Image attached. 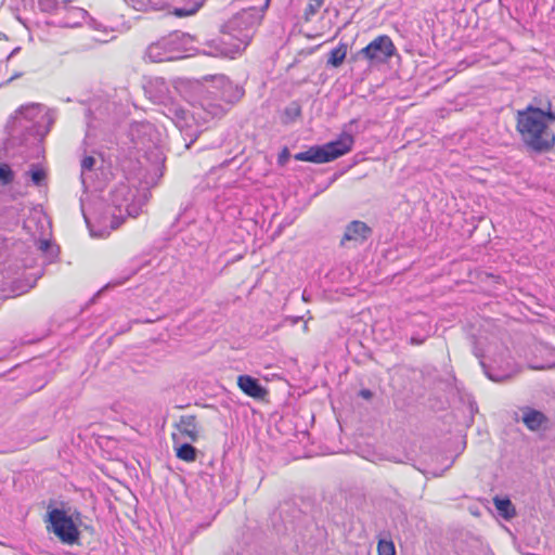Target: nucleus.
<instances>
[{
  "instance_id": "5701e85b",
  "label": "nucleus",
  "mask_w": 555,
  "mask_h": 555,
  "mask_svg": "<svg viewBox=\"0 0 555 555\" xmlns=\"http://www.w3.org/2000/svg\"><path fill=\"white\" fill-rule=\"evenodd\" d=\"M197 450L191 443H182L176 447V455L185 462H194L196 460Z\"/></svg>"
},
{
  "instance_id": "0eeeda50",
  "label": "nucleus",
  "mask_w": 555,
  "mask_h": 555,
  "mask_svg": "<svg viewBox=\"0 0 555 555\" xmlns=\"http://www.w3.org/2000/svg\"><path fill=\"white\" fill-rule=\"evenodd\" d=\"M190 41V36L181 31H172L152 42L145 51V59L150 62H167L180 57Z\"/></svg>"
},
{
  "instance_id": "72a5a7b5",
  "label": "nucleus",
  "mask_w": 555,
  "mask_h": 555,
  "mask_svg": "<svg viewBox=\"0 0 555 555\" xmlns=\"http://www.w3.org/2000/svg\"><path fill=\"white\" fill-rule=\"evenodd\" d=\"M288 156L289 154L287 149H284L283 152L279 155V164L283 165L287 160Z\"/></svg>"
},
{
  "instance_id": "4468645a",
  "label": "nucleus",
  "mask_w": 555,
  "mask_h": 555,
  "mask_svg": "<svg viewBox=\"0 0 555 555\" xmlns=\"http://www.w3.org/2000/svg\"><path fill=\"white\" fill-rule=\"evenodd\" d=\"M47 529L62 542L69 543V516L65 511L59 508L49 511Z\"/></svg>"
},
{
  "instance_id": "4c0bfd02",
  "label": "nucleus",
  "mask_w": 555,
  "mask_h": 555,
  "mask_svg": "<svg viewBox=\"0 0 555 555\" xmlns=\"http://www.w3.org/2000/svg\"><path fill=\"white\" fill-rule=\"evenodd\" d=\"M93 41H96V42H103L104 40H103V39H100V38H93Z\"/></svg>"
},
{
  "instance_id": "6ab92c4d",
  "label": "nucleus",
  "mask_w": 555,
  "mask_h": 555,
  "mask_svg": "<svg viewBox=\"0 0 555 555\" xmlns=\"http://www.w3.org/2000/svg\"><path fill=\"white\" fill-rule=\"evenodd\" d=\"M175 426L183 436L189 438L191 441L197 440L198 429L195 415H182Z\"/></svg>"
},
{
  "instance_id": "a211bd4d",
  "label": "nucleus",
  "mask_w": 555,
  "mask_h": 555,
  "mask_svg": "<svg viewBox=\"0 0 555 555\" xmlns=\"http://www.w3.org/2000/svg\"><path fill=\"white\" fill-rule=\"evenodd\" d=\"M520 412L522 414V423L531 431H537L541 429L547 423V417L545 416V414L531 406H522L520 408Z\"/></svg>"
},
{
  "instance_id": "a878e982",
  "label": "nucleus",
  "mask_w": 555,
  "mask_h": 555,
  "mask_svg": "<svg viewBox=\"0 0 555 555\" xmlns=\"http://www.w3.org/2000/svg\"><path fill=\"white\" fill-rule=\"evenodd\" d=\"M430 332L431 326L429 323H427L426 326L423 327L421 332H415L412 334L410 338V344L415 346L423 345L426 341V339L430 336Z\"/></svg>"
},
{
  "instance_id": "c85d7f7f",
  "label": "nucleus",
  "mask_w": 555,
  "mask_h": 555,
  "mask_svg": "<svg viewBox=\"0 0 555 555\" xmlns=\"http://www.w3.org/2000/svg\"><path fill=\"white\" fill-rule=\"evenodd\" d=\"M378 555H395V545L391 541L379 540L377 545Z\"/></svg>"
},
{
  "instance_id": "2f4dec72",
  "label": "nucleus",
  "mask_w": 555,
  "mask_h": 555,
  "mask_svg": "<svg viewBox=\"0 0 555 555\" xmlns=\"http://www.w3.org/2000/svg\"><path fill=\"white\" fill-rule=\"evenodd\" d=\"M552 361L547 364L534 366L535 370H550L555 367V349L550 350Z\"/></svg>"
},
{
  "instance_id": "58836bf2",
  "label": "nucleus",
  "mask_w": 555,
  "mask_h": 555,
  "mask_svg": "<svg viewBox=\"0 0 555 555\" xmlns=\"http://www.w3.org/2000/svg\"><path fill=\"white\" fill-rule=\"evenodd\" d=\"M172 439H173V441H176V439H177L176 434H172Z\"/></svg>"
},
{
  "instance_id": "f3484780",
  "label": "nucleus",
  "mask_w": 555,
  "mask_h": 555,
  "mask_svg": "<svg viewBox=\"0 0 555 555\" xmlns=\"http://www.w3.org/2000/svg\"><path fill=\"white\" fill-rule=\"evenodd\" d=\"M237 386L248 397L254 399H264L268 390L259 383V380L250 375H240L237 377Z\"/></svg>"
},
{
  "instance_id": "7c9ffc66",
  "label": "nucleus",
  "mask_w": 555,
  "mask_h": 555,
  "mask_svg": "<svg viewBox=\"0 0 555 555\" xmlns=\"http://www.w3.org/2000/svg\"><path fill=\"white\" fill-rule=\"evenodd\" d=\"M199 9V5L196 4L194 5L192 9L190 10H186V9H175V15L178 16V17H185V16H190V15H193L195 14Z\"/></svg>"
},
{
  "instance_id": "f704fd0d",
  "label": "nucleus",
  "mask_w": 555,
  "mask_h": 555,
  "mask_svg": "<svg viewBox=\"0 0 555 555\" xmlns=\"http://www.w3.org/2000/svg\"><path fill=\"white\" fill-rule=\"evenodd\" d=\"M359 396L363 399H371L373 397V392L370 389H361Z\"/></svg>"
},
{
  "instance_id": "9d476101",
  "label": "nucleus",
  "mask_w": 555,
  "mask_h": 555,
  "mask_svg": "<svg viewBox=\"0 0 555 555\" xmlns=\"http://www.w3.org/2000/svg\"><path fill=\"white\" fill-rule=\"evenodd\" d=\"M128 138L133 149L146 152L156 145L159 133L149 121H134L129 126Z\"/></svg>"
},
{
  "instance_id": "393cba45",
  "label": "nucleus",
  "mask_w": 555,
  "mask_h": 555,
  "mask_svg": "<svg viewBox=\"0 0 555 555\" xmlns=\"http://www.w3.org/2000/svg\"><path fill=\"white\" fill-rule=\"evenodd\" d=\"M15 173L7 163H0V186H7L14 181Z\"/></svg>"
},
{
  "instance_id": "dca6fc26",
  "label": "nucleus",
  "mask_w": 555,
  "mask_h": 555,
  "mask_svg": "<svg viewBox=\"0 0 555 555\" xmlns=\"http://www.w3.org/2000/svg\"><path fill=\"white\" fill-rule=\"evenodd\" d=\"M372 230L366 223L362 221H352L346 227L345 234L341 238L340 244L346 245L347 242H353L354 244H362L369 238Z\"/></svg>"
},
{
  "instance_id": "b1692460",
  "label": "nucleus",
  "mask_w": 555,
  "mask_h": 555,
  "mask_svg": "<svg viewBox=\"0 0 555 555\" xmlns=\"http://www.w3.org/2000/svg\"><path fill=\"white\" fill-rule=\"evenodd\" d=\"M494 506L499 511L500 515L508 519L515 516V507L513 506L509 499H494Z\"/></svg>"
},
{
  "instance_id": "e433bc0d",
  "label": "nucleus",
  "mask_w": 555,
  "mask_h": 555,
  "mask_svg": "<svg viewBox=\"0 0 555 555\" xmlns=\"http://www.w3.org/2000/svg\"><path fill=\"white\" fill-rule=\"evenodd\" d=\"M137 273V270H132L129 275L126 278V280H128L131 275L135 274Z\"/></svg>"
},
{
  "instance_id": "aec40b11",
  "label": "nucleus",
  "mask_w": 555,
  "mask_h": 555,
  "mask_svg": "<svg viewBox=\"0 0 555 555\" xmlns=\"http://www.w3.org/2000/svg\"><path fill=\"white\" fill-rule=\"evenodd\" d=\"M25 176L29 178L30 182L37 188L47 185V171L39 164H30L28 170L25 171Z\"/></svg>"
},
{
  "instance_id": "f03ea898",
  "label": "nucleus",
  "mask_w": 555,
  "mask_h": 555,
  "mask_svg": "<svg viewBox=\"0 0 555 555\" xmlns=\"http://www.w3.org/2000/svg\"><path fill=\"white\" fill-rule=\"evenodd\" d=\"M269 5L270 0H266L259 9L250 7L234 14L222 26L221 35L205 43L204 54L235 59L250 43Z\"/></svg>"
},
{
  "instance_id": "cd10ccee",
  "label": "nucleus",
  "mask_w": 555,
  "mask_h": 555,
  "mask_svg": "<svg viewBox=\"0 0 555 555\" xmlns=\"http://www.w3.org/2000/svg\"><path fill=\"white\" fill-rule=\"evenodd\" d=\"M323 3L324 0H309V3L305 10V20L310 21L311 17L320 10Z\"/></svg>"
},
{
  "instance_id": "39448f33",
  "label": "nucleus",
  "mask_w": 555,
  "mask_h": 555,
  "mask_svg": "<svg viewBox=\"0 0 555 555\" xmlns=\"http://www.w3.org/2000/svg\"><path fill=\"white\" fill-rule=\"evenodd\" d=\"M203 96L198 102L191 104L192 111L185 109L180 104L167 106L165 116L169 118L180 131H185L191 137L190 144H193L201 133L199 127L215 117L224 114L221 103Z\"/></svg>"
},
{
  "instance_id": "473e14b6",
  "label": "nucleus",
  "mask_w": 555,
  "mask_h": 555,
  "mask_svg": "<svg viewBox=\"0 0 555 555\" xmlns=\"http://www.w3.org/2000/svg\"><path fill=\"white\" fill-rule=\"evenodd\" d=\"M481 364H482V367H483V370H485V373L487 374V376H488L491 380H494V382H500V380H502V377H501V376H499V375H494V374L490 373V372L487 370V367H486V365H485V363H483V362H481Z\"/></svg>"
},
{
  "instance_id": "c9c22d12",
  "label": "nucleus",
  "mask_w": 555,
  "mask_h": 555,
  "mask_svg": "<svg viewBox=\"0 0 555 555\" xmlns=\"http://www.w3.org/2000/svg\"><path fill=\"white\" fill-rule=\"evenodd\" d=\"M181 132L184 133V135H185L184 140H188V138H190L189 135H186L185 131H181ZM189 142H191V140ZM185 146L189 149L191 146V144L186 143Z\"/></svg>"
},
{
  "instance_id": "423d86ee",
  "label": "nucleus",
  "mask_w": 555,
  "mask_h": 555,
  "mask_svg": "<svg viewBox=\"0 0 555 555\" xmlns=\"http://www.w3.org/2000/svg\"><path fill=\"white\" fill-rule=\"evenodd\" d=\"M354 143L352 134L343 132L335 141L323 145L311 146L305 152L295 154L294 158L300 162L324 164L332 162L351 151Z\"/></svg>"
},
{
  "instance_id": "4be33fe9",
  "label": "nucleus",
  "mask_w": 555,
  "mask_h": 555,
  "mask_svg": "<svg viewBox=\"0 0 555 555\" xmlns=\"http://www.w3.org/2000/svg\"><path fill=\"white\" fill-rule=\"evenodd\" d=\"M347 50H348L347 43H339L338 47H336L335 49H333L330 52V55L327 59V65L333 66V67H339L346 59Z\"/></svg>"
},
{
  "instance_id": "f257e3e1",
  "label": "nucleus",
  "mask_w": 555,
  "mask_h": 555,
  "mask_svg": "<svg viewBox=\"0 0 555 555\" xmlns=\"http://www.w3.org/2000/svg\"><path fill=\"white\" fill-rule=\"evenodd\" d=\"M150 197L146 186L132 190L128 183H119L109 192L107 201L101 197L81 199V214L90 235L108 236L126 217H137Z\"/></svg>"
},
{
  "instance_id": "bb28decb",
  "label": "nucleus",
  "mask_w": 555,
  "mask_h": 555,
  "mask_svg": "<svg viewBox=\"0 0 555 555\" xmlns=\"http://www.w3.org/2000/svg\"><path fill=\"white\" fill-rule=\"evenodd\" d=\"M301 114V107L297 102H292L284 109L285 122L294 121Z\"/></svg>"
},
{
  "instance_id": "6e6552de",
  "label": "nucleus",
  "mask_w": 555,
  "mask_h": 555,
  "mask_svg": "<svg viewBox=\"0 0 555 555\" xmlns=\"http://www.w3.org/2000/svg\"><path fill=\"white\" fill-rule=\"evenodd\" d=\"M23 229L33 237L38 249L47 255L49 261L56 256V249L50 242V221L41 208H34L26 217Z\"/></svg>"
},
{
  "instance_id": "7ed1b4c3",
  "label": "nucleus",
  "mask_w": 555,
  "mask_h": 555,
  "mask_svg": "<svg viewBox=\"0 0 555 555\" xmlns=\"http://www.w3.org/2000/svg\"><path fill=\"white\" fill-rule=\"evenodd\" d=\"M55 119V111L46 105L31 103L22 106L7 126L10 144L16 146V143L31 142L38 145L49 133Z\"/></svg>"
},
{
  "instance_id": "1a4fd4ad",
  "label": "nucleus",
  "mask_w": 555,
  "mask_h": 555,
  "mask_svg": "<svg viewBox=\"0 0 555 555\" xmlns=\"http://www.w3.org/2000/svg\"><path fill=\"white\" fill-rule=\"evenodd\" d=\"M397 52V49L387 35H380L359 51V55L367 60L371 65L385 64Z\"/></svg>"
},
{
  "instance_id": "9b49d317",
  "label": "nucleus",
  "mask_w": 555,
  "mask_h": 555,
  "mask_svg": "<svg viewBox=\"0 0 555 555\" xmlns=\"http://www.w3.org/2000/svg\"><path fill=\"white\" fill-rule=\"evenodd\" d=\"M39 9L49 14L48 25L56 27L69 26V1L68 0H38Z\"/></svg>"
},
{
  "instance_id": "2eb2a0df",
  "label": "nucleus",
  "mask_w": 555,
  "mask_h": 555,
  "mask_svg": "<svg viewBox=\"0 0 555 555\" xmlns=\"http://www.w3.org/2000/svg\"><path fill=\"white\" fill-rule=\"evenodd\" d=\"M145 93L154 103L163 106L162 113L164 115L167 106L171 104H178L168 95L169 88L163 78H154L150 80L145 86Z\"/></svg>"
},
{
  "instance_id": "f8f14e48",
  "label": "nucleus",
  "mask_w": 555,
  "mask_h": 555,
  "mask_svg": "<svg viewBox=\"0 0 555 555\" xmlns=\"http://www.w3.org/2000/svg\"><path fill=\"white\" fill-rule=\"evenodd\" d=\"M94 537L92 519L79 512L72 513V545L91 544Z\"/></svg>"
},
{
  "instance_id": "412c9836",
  "label": "nucleus",
  "mask_w": 555,
  "mask_h": 555,
  "mask_svg": "<svg viewBox=\"0 0 555 555\" xmlns=\"http://www.w3.org/2000/svg\"><path fill=\"white\" fill-rule=\"evenodd\" d=\"M76 18L86 20L87 25L95 30L101 28V24H99L94 18L88 15V12L81 8H72V27H76L80 25V22L74 21Z\"/></svg>"
},
{
  "instance_id": "c756f323",
  "label": "nucleus",
  "mask_w": 555,
  "mask_h": 555,
  "mask_svg": "<svg viewBox=\"0 0 555 555\" xmlns=\"http://www.w3.org/2000/svg\"><path fill=\"white\" fill-rule=\"evenodd\" d=\"M95 158L93 156H85L81 160V176L85 181V176L88 171H92L95 165Z\"/></svg>"
},
{
  "instance_id": "20e7f679",
  "label": "nucleus",
  "mask_w": 555,
  "mask_h": 555,
  "mask_svg": "<svg viewBox=\"0 0 555 555\" xmlns=\"http://www.w3.org/2000/svg\"><path fill=\"white\" fill-rule=\"evenodd\" d=\"M554 121L555 114L551 109L529 105L517 113V130L524 143L535 152H544L553 146L555 135L548 126Z\"/></svg>"
},
{
  "instance_id": "ddd939ff",
  "label": "nucleus",
  "mask_w": 555,
  "mask_h": 555,
  "mask_svg": "<svg viewBox=\"0 0 555 555\" xmlns=\"http://www.w3.org/2000/svg\"><path fill=\"white\" fill-rule=\"evenodd\" d=\"M211 88L214 90L207 89L206 92L227 104L234 103L244 95L243 88L233 85L225 76L216 77Z\"/></svg>"
}]
</instances>
